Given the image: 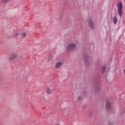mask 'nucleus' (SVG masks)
Returning a JSON list of instances; mask_svg holds the SVG:
<instances>
[{"label":"nucleus","mask_w":125,"mask_h":125,"mask_svg":"<svg viewBox=\"0 0 125 125\" xmlns=\"http://www.w3.org/2000/svg\"><path fill=\"white\" fill-rule=\"evenodd\" d=\"M76 48H77V41H75L73 43L68 44L66 47V49L68 51H70V50H75Z\"/></svg>","instance_id":"obj_1"},{"label":"nucleus","mask_w":125,"mask_h":125,"mask_svg":"<svg viewBox=\"0 0 125 125\" xmlns=\"http://www.w3.org/2000/svg\"><path fill=\"white\" fill-rule=\"evenodd\" d=\"M118 13L120 16H123V3L120 2L117 7Z\"/></svg>","instance_id":"obj_2"},{"label":"nucleus","mask_w":125,"mask_h":125,"mask_svg":"<svg viewBox=\"0 0 125 125\" xmlns=\"http://www.w3.org/2000/svg\"><path fill=\"white\" fill-rule=\"evenodd\" d=\"M88 26L90 29L92 30H94V22H93V21L91 19H89L88 21Z\"/></svg>","instance_id":"obj_3"},{"label":"nucleus","mask_w":125,"mask_h":125,"mask_svg":"<svg viewBox=\"0 0 125 125\" xmlns=\"http://www.w3.org/2000/svg\"><path fill=\"white\" fill-rule=\"evenodd\" d=\"M89 58V57H88V55H85L84 56V61L86 66H88V65H89V62L88 61Z\"/></svg>","instance_id":"obj_4"},{"label":"nucleus","mask_w":125,"mask_h":125,"mask_svg":"<svg viewBox=\"0 0 125 125\" xmlns=\"http://www.w3.org/2000/svg\"><path fill=\"white\" fill-rule=\"evenodd\" d=\"M18 56V55L17 54H11L10 55V57L9 58V60H10V61H12V60H13V59H15V58H16V57H17V56Z\"/></svg>","instance_id":"obj_5"},{"label":"nucleus","mask_w":125,"mask_h":125,"mask_svg":"<svg viewBox=\"0 0 125 125\" xmlns=\"http://www.w3.org/2000/svg\"><path fill=\"white\" fill-rule=\"evenodd\" d=\"M62 65H63V62H58L56 63L55 67L57 69H59V68H60Z\"/></svg>","instance_id":"obj_6"},{"label":"nucleus","mask_w":125,"mask_h":125,"mask_svg":"<svg viewBox=\"0 0 125 125\" xmlns=\"http://www.w3.org/2000/svg\"><path fill=\"white\" fill-rule=\"evenodd\" d=\"M106 108L107 111H109L111 109V103L109 102L106 103Z\"/></svg>","instance_id":"obj_7"},{"label":"nucleus","mask_w":125,"mask_h":125,"mask_svg":"<svg viewBox=\"0 0 125 125\" xmlns=\"http://www.w3.org/2000/svg\"><path fill=\"white\" fill-rule=\"evenodd\" d=\"M113 22L114 24H117V23L118 22V18L117 17V16H115L113 18Z\"/></svg>","instance_id":"obj_8"},{"label":"nucleus","mask_w":125,"mask_h":125,"mask_svg":"<svg viewBox=\"0 0 125 125\" xmlns=\"http://www.w3.org/2000/svg\"><path fill=\"white\" fill-rule=\"evenodd\" d=\"M52 87H48L47 91H46V93L47 94H50V93H51L52 90L50 89V88H51Z\"/></svg>","instance_id":"obj_9"},{"label":"nucleus","mask_w":125,"mask_h":125,"mask_svg":"<svg viewBox=\"0 0 125 125\" xmlns=\"http://www.w3.org/2000/svg\"><path fill=\"white\" fill-rule=\"evenodd\" d=\"M106 70V66H103L102 68V72L105 73V70Z\"/></svg>","instance_id":"obj_10"},{"label":"nucleus","mask_w":125,"mask_h":125,"mask_svg":"<svg viewBox=\"0 0 125 125\" xmlns=\"http://www.w3.org/2000/svg\"><path fill=\"white\" fill-rule=\"evenodd\" d=\"M26 35H27V34H26V33H23L21 34L22 38H25V37H26Z\"/></svg>","instance_id":"obj_11"},{"label":"nucleus","mask_w":125,"mask_h":125,"mask_svg":"<svg viewBox=\"0 0 125 125\" xmlns=\"http://www.w3.org/2000/svg\"><path fill=\"white\" fill-rule=\"evenodd\" d=\"M8 0H2L3 2H7Z\"/></svg>","instance_id":"obj_12"},{"label":"nucleus","mask_w":125,"mask_h":125,"mask_svg":"<svg viewBox=\"0 0 125 125\" xmlns=\"http://www.w3.org/2000/svg\"><path fill=\"white\" fill-rule=\"evenodd\" d=\"M81 99H82V97L79 96V97H78V100H81Z\"/></svg>","instance_id":"obj_13"},{"label":"nucleus","mask_w":125,"mask_h":125,"mask_svg":"<svg viewBox=\"0 0 125 125\" xmlns=\"http://www.w3.org/2000/svg\"><path fill=\"white\" fill-rule=\"evenodd\" d=\"M18 33H16L15 35H14V37H17V36H18Z\"/></svg>","instance_id":"obj_14"},{"label":"nucleus","mask_w":125,"mask_h":125,"mask_svg":"<svg viewBox=\"0 0 125 125\" xmlns=\"http://www.w3.org/2000/svg\"><path fill=\"white\" fill-rule=\"evenodd\" d=\"M124 75H125V69L124 70Z\"/></svg>","instance_id":"obj_15"},{"label":"nucleus","mask_w":125,"mask_h":125,"mask_svg":"<svg viewBox=\"0 0 125 125\" xmlns=\"http://www.w3.org/2000/svg\"><path fill=\"white\" fill-rule=\"evenodd\" d=\"M97 90H99V88H97Z\"/></svg>","instance_id":"obj_16"}]
</instances>
